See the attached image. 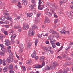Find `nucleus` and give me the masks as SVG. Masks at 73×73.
Listing matches in <instances>:
<instances>
[{
  "mask_svg": "<svg viewBox=\"0 0 73 73\" xmlns=\"http://www.w3.org/2000/svg\"><path fill=\"white\" fill-rule=\"evenodd\" d=\"M40 61L42 62V64L41 65H38L34 67V68L35 69H40L42 68L43 66H45V61H44V57L42 56L40 58Z\"/></svg>",
  "mask_w": 73,
  "mask_h": 73,
  "instance_id": "obj_1",
  "label": "nucleus"
},
{
  "mask_svg": "<svg viewBox=\"0 0 73 73\" xmlns=\"http://www.w3.org/2000/svg\"><path fill=\"white\" fill-rule=\"evenodd\" d=\"M34 32L32 30V28H30L28 33V36H32L34 35Z\"/></svg>",
  "mask_w": 73,
  "mask_h": 73,
  "instance_id": "obj_2",
  "label": "nucleus"
},
{
  "mask_svg": "<svg viewBox=\"0 0 73 73\" xmlns=\"http://www.w3.org/2000/svg\"><path fill=\"white\" fill-rule=\"evenodd\" d=\"M54 36L52 35H51L49 37L50 38V42L52 44H55L54 43L56 42V40L54 39L53 40V38Z\"/></svg>",
  "mask_w": 73,
  "mask_h": 73,
  "instance_id": "obj_3",
  "label": "nucleus"
},
{
  "mask_svg": "<svg viewBox=\"0 0 73 73\" xmlns=\"http://www.w3.org/2000/svg\"><path fill=\"white\" fill-rule=\"evenodd\" d=\"M50 69L51 70H53L54 69V68L53 67V66H46L45 67V70H49Z\"/></svg>",
  "mask_w": 73,
  "mask_h": 73,
  "instance_id": "obj_4",
  "label": "nucleus"
},
{
  "mask_svg": "<svg viewBox=\"0 0 73 73\" xmlns=\"http://www.w3.org/2000/svg\"><path fill=\"white\" fill-rule=\"evenodd\" d=\"M12 57H9L6 60V61L8 63H11L13 62V59Z\"/></svg>",
  "mask_w": 73,
  "mask_h": 73,
  "instance_id": "obj_5",
  "label": "nucleus"
},
{
  "mask_svg": "<svg viewBox=\"0 0 73 73\" xmlns=\"http://www.w3.org/2000/svg\"><path fill=\"white\" fill-rule=\"evenodd\" d=\"M67 15L71 19H73V12L72 11L70 12V13L67 12L66 13Z\"/></svg>",
  "mask_w": 73,
  "mask_h": 73,
  "instance_id": "obj_6",
  "label": "nucleus"
},
{
  "mask_svg": "<svg viewBox=\"0 0 73 73\" xmlns=\"http://www.w3.org/2000/svg\"><path fill=\"white\" fill-rule=\"evenodd\" d=\"M16 35H13L10 38L12 44H14L15 43V39L16 38Z\"/></svg>",
  "mask_w": 73,
  "mask_h": 73,
  "instance_id": "obj_7",
  "label": "nucleus"
},
{
  "mask_svg": "<svg viewBox=\"0 0 73 73\" xmlns=\"http://www.w3.org/2000/svg\"><path fill=\"white\" fill-rule=\"evenodd\" d=\"M36 4H32L29 7V9H33L35 8V7L36 6Z\"/></svg>",
  "mask_w": 73,
  "mask_h": 73,
  "instance_id": "obj_8",
  "label": "nucleus"
},
{
  "mask_svg": "<svg viewBox=\"0 0 73 73\" xmlns=\"http://www.w3.org/2000/svg\"><path fill=\"white\" fill-rule=\"evenodd\" d=\"M37 29V27L36 25H32V30H35V29Z\"/></svg>",
  "mask_w": 73,
  "mask_h": 73,
  "instance_id": "obj_9",
  "label": "nucleus"
},
{
  "mask_svg": "<svg viewBox=\"0 0 73 73\" xmlns=\"http://www.w3.org/2000/svg\"><path fill=\"white\" fill-rule=\"evenodd\" d=\"M50 22V21H49V19L48 18V17H45V21L44 22V24H45L46 23H49Z\"/></svg>",
  "mask_w": 73,
  "mask_h": 73,
  "instance_id": "obj_10",
  "label": "nucleus"
},
{
  "mask_svg": "<svg viewBox=\"0 0 73 73\" xmlns=\"http://www.w3.org/2000/svg\"><path fill=\"white\" fill-rule=\"evenodd\" d=\"M5 42H6L5 43L6 45L7 46H8L10 45V42H9V40L8 39H6L5 40Z\"/></svg>",
  "mask_w": 73,
  "mask_h": 73,
  "instance_id": "obj_11",
  "label": "nucleus"
},
{
  "mask_svg": "<svg viewBox=\"0 0 73 73\" xmlns=\"http://www.w3.org/2000/svg\"><path fill=\"white\" fill-rule=\"evenodd\" d=\"M58 73H66V70L64 69L63 71L62 70H60Z\"/></svg>",
  "mask_w": 73,
  "mask_h": 73,
  "instance_id": "obj_12",
  "label": "nucleus"
},
{
  "mask_svg": "<svg viewBox=\"0 0 73 73\" xmlns=\"http://www.w3.org/2000/svg\"><path fill=\"white\" fill-rule=\"evenodd\" d=\"M21 27V26H20L19 25H15L14 27V28L15 29H18V28H20Z\"/></svg>",
  "mask_w": 73,
  "mask_h": 73,
  "instance_id": "obj_13",
  "label": "nucleus"
},
{
  "mask_svg": "<svg viewBox=\"0 0 73 73\" xmlns=\"http://www.w3.org/2000/svg\"><path fill=\"white\" fill-rule=\"evenodd\" d=\"M8 69L9 70H12L13 69V65L11 64L8 67Z\"/></svg>",
  "mask_w": 73,
  "mask_h": 73,
  "instance_id": "obj_14",
  "label": "nucleus"
},
{
  "mask_svg": "<svg viewBox=\"0 0 73 73\" xmlns=\"http://www.w3.org/2000/svg\"><path fill=\"white\" fill-rule=\"evenodd\" d=\"M50 31H51V32L50 33H52V34H57V35H58V33H56V32L54 31L53 30H50Z\"/></svg>",
  "mask_w": 73,
  "mask_h": 73,
  "instance_id": "obj_15",
  "label": "nucleus"
},
{
  "mask_svg": "<svg viewBox=\"0 0 73 73\" xmlns=\"http://www.w3.org/2000/svg\"><path fill=\"white\" fill-rule=\"evenodd\" d=\"M45 5H43V6H38V8L40 10H42L43 8H45Z\"/></svg>",
  "mask_w": 73,
  "mask_h": 73,
  "instance_id": "obj_16",
  "label": "nucleus"
},
{
  "mask_svg": "<svg viewBox=\"0 0 73 73\" xmlns=\"http://www.w3.org/2000/svg\"><path fill=\"white\" fill-rule=\"evenodd\" d=\"M36 51H34L33 53L31 55V56L32 58H35L36 57Z\"/></svg>",
  "mask_w": 73,
  "mask_h": 73,
  "instance_id": "obj_17",
  "label": "nucleus"
},
{
  "mask_svg": "<svg viewBox=\"0 0 73 73\" xmlns=\"http://www.w3.org/2000/svg\"><path fill=\"white\" fill-rule=\"evenodd\" d=\"M58 65V64L56 62H54L53 63V66H52L54 68H55L56 67V65Z\"/></svg>",
  "mask_w": 73,
  "mask_h": 73,
  "instance_id": "obj_18",
  "label": "nucleus"
},
{
  "mask_svg": "<svg viewBox=\"0 0 73 73\" xmlns=\"http://www.w3.org/2000/svg\"><path fill=\"white\" fill-rule=\"evenodd\" d=\"M8 71V68L7 67H5L4 68L3 70V72L4 73L5 72H7Z\"/></svg>",
  "mask_w": 73,
  "mask_h": 73,
  "instance_id": "obj_19",
  "label": "nucleus"
},
{
  "mask_svg": "<svg viewBox=\"0 0 73 73\" xmlns=\"http://www.w3.org/2000/svg\"><path fill=\"white\" fill-rule=\"evenodd\" d=\"M71 63L72 64H71V63L69 62H67L64 64V65L66 66V65H70V64L71 65H72L73 64V63L72 62Z\"/></svg>",
  "mask_w": 73,
  "mask_h": 73,
  "instance_id": "obj_20",
  "label": "nucleus"
},
{
  "mask_svg": "<svg viewBox=\"0 0 73 73\" xmlns=\"http://www.w3.org/2000/svg\"><path fill=\"white\" fill-rule=\"evenodd\" d=\"M27 44H28V46H27V48L28 49H30L31 47V45H32V43L31 42H29Z\"/></svg>",
  "mask_w": 73,
  "mask_h": 73,
  "instance_id": "obj_21",
  "label": "nucleus"
},
{
  "mask_svg": "<svg viewBox=\"0 0 73 73\" xmlns=\"http://www.w3.org/2000/svg\"><path fill=\"white\" fill-rule=\"evenodd\" d=\"M23 2L25 5H27V0H23Z\"/></svg>",
  "mask_w": 73,
  "mask_h": 73,
  "instance_id": "obj_22",
  "label": "nucleus"
},
{
  "mask_svg": "<svg viewBox=\"0 0 73 73\" xmlns=\"http://www.w3.org/2000/svg\"><path fill=\"white\" fill-rule=\"evenodd\" d=\"M23 28L24 29L27 30L29 28V25H27L25 27L23 26Z\"/></svg>",
  "mask_w": 73,
  "mask_h": 73,
  "instance_id": "obj_23",
  "label": "nucleus"
},
{
  "mask_svg": "<svg viewBox=\"0 0 73 73\" xmlns=\"http://www.w3.org/2000/svg\"><path fill=\"white\" fill-rule=\"evenodd\" d=\"M45 13L46 15H48V16H52V13L50 12H46Z\"/></svg>",
  "mask_w": 73,
  "mask_h": 73,
  "instance_id": "obj_24",
  "label": "nucleus"
},
{
  "mask_svg": "<svg viewBox=\"0 0 73 73\" xmlns=\"http://www.w3.org/2000/svg\"><path fill=\"white\" fill-rule=\"evenodd\" d=\"M32 15H33V14H32V13H27V17H31V16H32Z\"/></svg>",
  "mask_w": 73,
  "mask_h": 73,
  "instance_id": "obj_25",
  "label": "nucleus"
},
{
  "mask_svg": "<svg viewBox=\"0 0 73 73\" xmlns=\"http://www.w3.org/2000/svg\"><path fill=\"white\" fill-rule=\"evenodd\" d=\"M22 70L23 72H25L26 71V68L24 66H22Z\"/></svg>",
  "mask_w": 73,
  "mask_h": 73,
  "instance_id": "obj_26",
  "label": "nucleus"
},
{
  "mask_svg": "<svg viewBox=\"0 0 73 73\" xmlns=\"http://www.w3.org/2000/svg\"><path fill=\"white\" fill-rule=\"evenodd\" d=\"M61 33L62 34H65V31L64 30V29L60 31Z\"/></svg>",
  "mask_w": 73,
  "mask_h": 73,
  "instance_id": "obj_27",
  "label": "nucleus"
},
{
  "mask_svg": "<svg viewBox=\"0 0 73 73\" xmlns=\"http://www.w3.org/2000/svg\"><path fill=\"white\" fill-rule=\"evenodd\" d=\"M43 48L44 50L45 51H46V52H47V51H48V50H49L48 48L46 47H44Z\"/></svg>",
  "mask_w": 73,
  "mask_h": 73,
  "instance_id": "obj_28",
  "label": "nucleus"
},
{
  "mask_svg": "<svg viewBox=\"0 0 73 73\" xmlns=\"http://www.w3.org/2000/svg\"><path fill=\"white\" fill-rule=\"evenodd\" d=\"M5 16H2L1 17V18L0 19L1 20H5Z\"/></svg>",
  "mask_w": 73,
  "mask_h": 73,
  "instance_id": "obj_29",
  "label": "nucleus"
},
{
  "mask_svg": "<svg viewBox=\"0 0 73 73\" xmlns=\"http://www.w3.org/2000/svg\"><path fill=\"white\" fill-rule=\"evenodd\" d=\"M5 38V36H0V40H3V38Z\"/></svg>",
  "mask_w": 73,
  "mask_h": 73,
  "instance_id": "obj_30",
  "label": "nucleus"
},
{
  "mask_svg": "<svg viewBox=\"0 0 73 73\" xmlns=\"http://www.w3.org/2000/svg\"><path fill=\"white\" fill-rule=\"evenodd\" d=\"M3 65H6V63H5V62H6V61L5 60L3 59Z\"/></svg>",
  "mask_w": 73,
  "mask_h": 73,
  "instance_id": "obj_31",
  "label": "nucleus"
},
{
  "mask_svg": "<svg viewBox=\"0 0 73 73\" xmlns=\"http://www.w3.org/2000/svg\"><path fill=\"white\" fill-rule=\"evenodd\" d=\"M38 43V40L37 39H36L35 40V45H37V43Z\"/></svg>",
  "mask_w": 73,
  "mask_h": 73,
  "instance_id": "obj_32",
  "label": "nucleus"
},
{
  "mask_svg": "<svg viewBox=\"0 0 73 73\" xmlns=\"http://www.w3.org/2000/svg\"><path fill=\"white\" fill-rule=\"evenodd\" d=\"M31 62H32V60H31V59H30L28 60L27 61V64H29V63H31Z\"/></svg>",
  "mask_w": 73,
  "mask_h": 73,
  "instance_id": "obj_33",
  "label": "nucleus"
},
{
  "mask_svg": "<svg viewBox=\"0 0 73 73\" xmlns=\"http://www.w3.org/2000/svg\"><path fill=\"white\" fill-rule=\"evenodd\" d=\"M41 4H42L41 1V0H39V7H41Z\"/></svg>",
  "mask_w": 73,
  "mask_h": 73,
  "instance_id": "obj_34",
  "label": "nucleus"
},
{
  "mask_svg": "<svg viewBox=\"0 0 73 73\" xmlns=\"http://www.w3.org/2000/svg\"><path fill=\"white\" fill-rule=\"evenodd\" d=\"M20 47L21 48V49H23L24 47L23 46V45L21 44H19Z\"/></svg>",
  "mask_w": 73,
  "mask_h": 73,
  "instance_id": "obj_35",
  "label": "nucleus"
},
{
  "mask_svg": "<svg viewBox=\"0 0 73 73\" xmlns=\"http://www.w3.org/2000/svg\"><path fill=\"white\" fill-rule=\"evenodd\" d=\"M9 26H10V25H3V27L6 28H8L9 27Z\"/></svg>",
  "mask_w": 73,
  "mask_h": 73,
  "instance_id": "obj_36",
  "label": "nucleus"
},
{
  "mask_svg": "<svg viewBox=\"0 0 73 73\" xmlns=\"http://www.w3.org/2000/svg\"><path fill=\"white\" fill-rule=\"evenodd\" d=\"M52 45L53 48H56V44H55V43L52 44Z\"/></svg>",
  "mask_w": 73,
  "mask_h": 73,
  "instance_id": "obj_37",
  "label": "nucleus"
},
{
  "mask_svg": "<svg viewBox=\"0 0 73 73\" xmlns=\"http://www.w3.org/2000/svg\"><path fill=\"white\" fill-rule=\"evenodd\" d=\"M19 53H22L23 52V50L21 49H20L19 51Z\"/></svg>",
  "mask_w": 73,
  "mask_h": 73,
  "instance_id": "obj_38",
  "label": "nucleus"
},
{
  "mask_svg": "<svg viewBox=\"0 0 73 73\" xmlns=\"http://www.w3.org/2000/svg\"><path fill=\"white\" fill-rule=\"evenodd\" d=\"M1 50L3 52H5L6 49L4 47H3L1 48Z\"/></svg>",
  "mask_w": 73,
  "mask_h": 73,
  "instance_id": "obj_39",
  "label": "nucleus"
},
{
  "mask_svg": "<svg viewBox=\"0 0 73 73\" xmlns=\"http://www.w3.org/2000/svg\"><path fill=\"white\" fill-rule=\"evenodd\" d=\"M30 39H27V44H29V42H30Z\"/></svg>",
  "mask_w": 73,
  "mask_h": 73,
  "instance_id": "obj_40",
  "label": "nucleus"
},
{
  "mask_svg": "<svg viewBox=\"0 0 73 73\" xmlns=\"http://www.w3.org/2000/svg\"><path fill=\"white\" fill-rule=\"evenodd\" d=\"M3 33H4L5 35H8V32H7V31H5L3 32Z\"/></svg>",
  "mask_w": 73,
  "mask_h": 73,
  "instance_id": "obj_41",
  "label": "nucleus"
},
{
  "mask_svg": "<svg viewBox=\"0 0 73 73\" xmlns=\"http://www.w3.org/2000/svg\"><path fill=\"white\" fill-rule=\"evenodd\" d=\"M49 52H50V53H51V54H53V51L52 50H48Z\"/></svg>",
  "mask_w": 73,
  "mask_h": 73,
  "instance_id": "obj_42",
  "label": "nucleus"
},
{
  "mask_svg": "<svg viewBox=\"0 0 73 73\" xmlns=\"http://www.w3.org/2000/svg\"><path fill=\"white\" fill-rule=\"evenodd\" d=\"M9 57H13V56H12V55H13V54L12 53V52H10L9 53Z\"/></svg>",
  "mask_w": 73,
  "mask_h": 73,
  "instance_id": "obj_43",
  "label": "nucleus"
},
{
  "mask_svg": "<svg viewBox=\"0 0 73 73\" xmlns=\"http://www.w3.org/2000/svg\"><path fill=\"white\" fill-rule=\"evenodd\" d=\"M17 2V0H13L12 1V3H15Z\"/></svg>",
  "mask_w": 73,
  "mask_h": 73,
  "instance_id": "obj_44",
  "label": "nucleus"
},
{
  "mask_svg": "<svg viewBox=\"0 0 73 73\" xmlns=\"http://www.w3.org/2000/svg\"><path fill=\"white\" fill-rule=\"evenodd\" d=\"M63 3V2L62 1H60L59 3V4L60 5H62V4Z\"/></svg>",
  "mask_w": 73,
  "mask_h": 73,
  "instance_id": "obj_45",
  "label": "nucleus"
},
{
  "mask_svg": "<svg viewBox=\"0 0 73 73\" xmlns=\"http://www.w3.org/2000/svg\"><path fill=\"white\" fill-rule=\"evenodd\" d=\"M7 20H11L12 19V18L11 17H9L7 18Z\"/></svg>",
  "mask_w": 73,
  "mask_h": 73,
  "instance_id": "obj_46",
  "label": "nucleus"
},
{
  "mask_svg": "<svg viewBox=\"0 0 73 73\" xmlns=\"http://www.w3.org/2000/svg\"><path fill=\"white\" fill-rule=\"evenodd\" d=\"M58 20L57 19H56L54 21V23L55 24H56L57 23V21H58Z\"/></svg>",
  "mask_w": 73,
  "mask_h": 73,
  "instance_id": "obj_47",
  "label": "nucleus"
},
{
  "mask_svg": "<svg viewBox=\"0 0 73 73\" xmlns=\"http://www.w3.org/2000/svg\"><path fill=\"white\" fill-rule=\"evenodd\" d=\"M1 31L2 32H5V29L4 28H3L1 29Z\"/></svg>",
  "mask_w": 73,
  "mask_h": 73,
  "instance_id": "obj_48",
  "label": "nucleus"
},
{
  "mask_svg": "<svg viewBox=\"0 0 73 73\" xmlns=\"http://www.w3.org/2000/svg\"><path fill=\"white\" fill-rule=\"evenodd\" d=\"M42 34H38V37H42Z\"/></svg>",
  "mask_w": 73,
  "mask_h": 73,
  "instance_id": "obj_49",
  "label": "nucleus"
},
{
  "mask_svg": "<svg viewBox=\"0 0 73 73\" xmlns=\"http://www.w3.org/2000/svg\"><path fill=\"white\" fill-rule=\"evenodd\" d=\"M35 59L36 60H38V59L39 58L38 56H35Z\"/></svg>",
  "mask_w": 73,
  "mask_h": 73,
  "instance_id": "obj_50",
  "label": "nucleus"
},
{
  "mask_svg": "<svg viewBox=\"0 0 73 73\" xmlns=\"http://www.w3.org/2000/svg\"><path fill=\"white\" fill-rule=\"evenodd\" d=\"M70 46L69 47H66V50H69V48H70Z\"/></svg>",
  "mask_w": 73,
  "mask_h": 73,
  "instance_id": "obj_51",
  "label": "nucleus"
},
{
  "mask_svg": "<svg viewBox=\"0 0 73 73\" xmlns=\"http://www.w3.org/2000/svg\"><path fill=\"white\" fill-rule=\"evenodd\" d=\"M48 33H47L45 35H43V36H48Z\"/></svg>",
  "mask_w": 73,
  "mask_h": 73,
  "instance_id": "obj_52",
  "label": "nucleus"
},
{
  "mask_svg": "<svg viewBox=\"0 0 73 73\" xmlns=\"http://www.w3.org/2000/svg\"><path fill=\"white\" fill-rule=\"evenodd\" d=\"M20 17H21L20 16H17V19H16V20H17V19H18V20H19V19H20Z\"/></svg>",
  "mask_w": 73,
  "mask_h": 73,
  "instance_id": "obj_53",
  "label": "nucleus"
},
{
  "mask_svg": "<svg viewBox=\"0 0 73 73\" xmlns=\"http://www.w3.org/2000/svg\"><path fill=\"white\" fill-rule=\"evenodd\" d=\"M62 2H63V3H65L66 2V0H62Z\"/></svg>",
  "mask_w": 73,
  "mask_h": 73,
  "instance_id": "obj_54",
  "label": "nucleus"
},
{
  "mask_svg": "<svg viewBox=\"0 0 73 73\" xmlns=\"http://www.w3.org/2000/svg\"><path fill=\"white\" fill-rule=\"evenodd\" d=\"M4 53L0 52V55H4Z\"/></svg>",
  "mask_w": 73,
  "mask_h": 73,
  "instance_id": "obj_55",
  "label": "nucleus"
},
{
  "mask_svg": "<svg viewBox=\"0 0 73 73\" xmlns=\"http://www.w3.org/2000/svg\"><path fill=\"white\" fill-rule=\"evenodd\" d=\"M41 15V13H38L37 15V16L38 17H40V16Z\"/></svg>",
  "mask_w": 73,
  "mask_h": 73,
  "instance_id": "obj_56",
  "label": "nucleus"
},
{
  "mask_svg": "<svg viewBox=\"0 0 73 73\" xmlns=\"http://www.w3.org/2000/svg\"><path fill=\"white\" fill-rule=\"evenodd\" d=\"M54 6L55 7V8H57L58 7L57 5H56V4H54Z\"/></svg>",
  "mask_w": 73,
  "mask_h": 73,
  "instance_id": "obj_57",
  "label": "nucleus"
},
{
  "mask_svg": "<svg viewBox=\"0 0 73 73\" xmlns=\"http://www.w3.org/2000/svg\"><path fill=\"white\" fill-rule=\"evenodd\" d=\"M31 66H29L28 67V70H31Z\"/></svg>",
  "mask_w": 73,
  "mask_h": 73,
  "instance_id": "obj_58",
  "label": "nucleus"
},
{
  "mask_svg": "<svg viewBox=\"0 0 73 73\" xmlns=\"http://www.w3.org/2000/svg\"><path fill=\"white\" fill-rule=\"evenodd\" d=\"M14 32V30H11L10 31V32L9 33H13Z\"/></svg>",
  "mask_w": 73,
  "mask_h": 73,
  "instance_id": "obj_59",
  "label": "nucleus"
},
{
  "mask_svg": "<svg viewBox=\"0 0 73 73\" xmlns=\"http://www.w3.org/2000/svg\"><path fill=\"white\" fill-rule=\"evenodd\" d=\"M62 48H63L62 47H61L60 48V49L58 51V52H60V51L62 49Z\"/></svg>",
  "mask_w": 73,
  "mask_h": 73,
  "instance_id": "obj_60",
  "label": "nucleus"
},
{
  "mask_svg": "<svg viewBox=\"0 0 73 73\" xmlns=\"http://www.w3.org/2000/svg\"><path fill=\"white\" fill-rule=\"evenodd\" d=\"M56 45H57V46H59L60 45V44L59 43V42H57L56 44Z\"/></svg>",
  "mask_w": 73,
  "mask_h": 73,
  "instance_id": "obj_61",
  "label": "nucleus"
},
{
  "mask_svg": "<svg viewBox=\"0 0 73 73\" xmlns=\"http://www.w3.org/2000/svg\"><path fill=\"white\" fill-rule=\"evenodd\" d=\"M31 1L33 3H35V0H31Z\"/></svg>",
  "mask_w": 73,
  "mask_h": 73,
  "instance_id": "obj_62",
  "label": "nucleus"
},
{
  "mask_svg": "<svg viewBox=\"0 0 73 73\" xmlns=\"http://www.w3.org/2000/svg\"><path fill=\"white\" fill-rule=\"evenodd\" d=\"M70 8H71V9H73V5H70Z\"/></svg>",
  "mask_w": 73,
  "mask_h": 73,
  "instance_id": "obj_63",
  "label": "nucleus"
},
{
  "mask_svg": "<svg viewBox=\"0 0 73 73\" xmlns=\"http://www.w3.org/2000/svg\"><path fill=\"white\" fill-rule=\"evenodd\" d=\"M5 24H8V23H9V22L8 21H5Z\"/></svg>",
  "mask_w": 73,
  "mask_h": 73,
  "instance_id": "obj_64",
  "label": "nucleus"
}]
</instances>
